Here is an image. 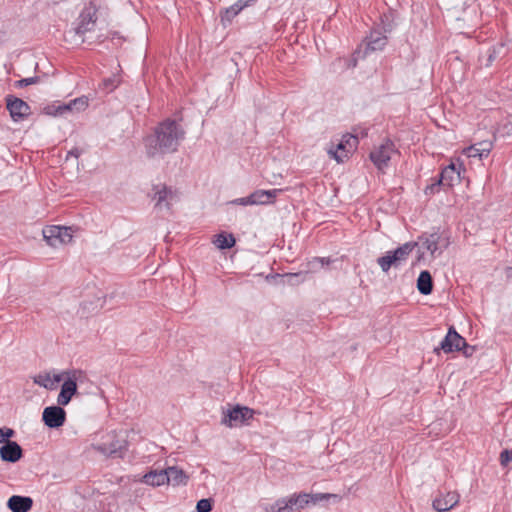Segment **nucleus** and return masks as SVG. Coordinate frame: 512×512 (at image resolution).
I'll use <instances>...</instances> for the list:
<instances>
[{"instance_id": "nucleus-1", "label": "nucleus", "mask_w": 512, "mask_h": 512, "mask_svg": "<svg viewBox=\"0 0 512 512\" xmlns=\"http://www.w3.org/2000/svg\"><path fill=\"white\" fill-rule=\"evenodd\" d=\"M185 138V130L176 120L166 119L154 132L144 139L145 152L149 158L163 157L177 151Z\"/></svg>"}, {"instance_id": "nucleus-2", "label": "nucleus", "mask_w": 512, "mask_h": 512, "mask_svg": "<svg viewBox=\"0 0 512 512\" xmlns=\"http://www.w3.org/2000/svg\"><path fill=\"white\" fill-rule=\"evenodd\" d=\"M86 375L81 370L64 371V382L57 397V404L66 406L77 393V384L82 383Z\"/></svg>"}, {"instance_id": "nucleus-3", "label": "nucleus", "mask_w": 512, "mask_h": 512, "mask_svg": "<svg viewBox=\"0 0 512 512\" xmlns=\"http://www.w3.org/2000/svg\"><path fill=\"white\" fill-rule=\"evenodd\" d=\"M309 493H293L287 497L279 498L274 504L265 508L266 512H295L307 506Z\"/></svg>"}, {"instance_id": "nucleus-4", "label": "nucleus", "mask_w": 512, "mask_h": 512, "mask_svg": "<svg viewBox=\"0 0 512 512\" xmlns=\"http://www.w3.org/2000/svg\"><path fill=\"white\" fill-rule=\"evenodd\" d=\"M358 138L354 135L347 134L336 144H331L327 149L328 155L335 159L338 163L344 162L349 154L356 149Z\"/></svg>"}, {"instance_id": "nucleus-5", "label": "nucleus", "mask_w": 512, "mask_h": 512, "mask_svg": "<svg viewBox=\"0 0 512 512\" xmlns=\"http://www.w3.org/2000/svg\"><path fill=\"white\" fill-rule=\"evenodd\" d=\"M43 237L47 244L58 248L72 241L73 234L70 227L47 226L43 229Z\"/></svg>"}, {"instance_id": "nucleus-6", "label": "nucleus", "mask_w": 512, "mask_h": 512, "mask_svg": "<svg viewBox=\"0 0 512 512\" xmlns=\"http://www.w3.org/2000/svg\"><path fill=\"white\" fill-rule=\"evenodd\" d=\"M89 106L87 96H81L69 101L66 104L53 105L47 108V113L53 116H64L85 111Z\"/></svg>"}, {"instance_id": "nucleus-7", "label": "nucleus", "mask_w": 512, "mask_h": 512, "mask_svg": "<svg viewBox=\"0 0 512 512\" xmlns=\"http://www.w3.org/2000/svg\"><path fill=\"white\" fill-rule=\"evenodd\" d=\"M97 21V7L95 4L90 2L87 4L83 10L81 11L76 27L75 32L78 35H84L87 32H90L94 29Z\"/></svg>"}, {"instance_id": "nucleus-8", "label": "nucleus", "mask_w": 512, "mask_h": 512, "mask_svg": "<svg viewBox=\"0 0 512 512\" xmlns=\"http://www.w3.org/2000/svg\"><path fill=\"white\" fill-rule=\"evenodd\" d=\"M395 152L394 143L390 140H386L371 151L370 159L379 170H383L387 167L388 162Z\"/></svg>"}, {"instance_id": "nucleus-9", "label": "nucleus", "mask_w": 512, "mask_h": 512, "mask_svg": "<svg viewBox=\"0 0 512 512\" xmlns=\"http://www.w3.org/2000/svg\"><path fill=\"white\" fill-rule=\"evenodd\" d=\"M153 199L156 201L155 206L159 209L169 210L171 206L179 200V194L176 190L166 185L155 186Z\"/></svg>"}, {"instance_id": "nucleus-10", "label": "nucleus", "mask_w": 512, "mask_h": 512, "mask_svg": "<svg viewBox=\"0 0 512 512\" xmlns=\"http://www.w3.org/2000/svg\"><path fill=\"white\" fill-rule=\"evenodd\" d=\"M61 406L62 405H56L44 408L42 420L47 427L59 428L64 425L66 421V412Z\"/></svg>"}, {"instance_id": "nucleus-11", "label": "nucleus", "mask_w": 512, "mask_h": 512, "mask_svg": "<svg viewBox=\"0 0 512 512\" xmlns=\"http://www.w3.org/2000/svg\"><path fill=\"white\" fill-rule=\"evenodd\" d=\"M254 410L244 406H235L233 409L228 410L223 419V423L230 427L237 426L245 423L247 420L252 419Z\"/></svg>"}, {"instance_id": "nucleus-12", "label": "nucleus", "mask_w": 512, "mask_h": 512, "mask_svg": "<svg viewBox=\"0 0 512 512\" xmlns=\"http://www.w3.org/2000/svg\"><path fill=\"white\" fill-rule=\"evenodd\" d=\"M6 107L14 121H21L30 113L29 105L20 98L9 96Z\"/></svg>"}, {"instance_id": "nucleus-13", "label": "nucleus", "mask_w": 512, "mask_h": 512, "mask_svg": "<svg viewBox=\"0 0 512 512\" xmlns=\"http://www.w3.org/2000/svg\"><path fill=\"white\" fill-rule=\"evenodd\" d=\"M463 345H465V339L456 332L454 327H450L447 335L440 343V349L445 353H450L460 351Z\"/></svg>"}, {"instance_id": "nucleus-14", "label": "nucleus", "mask_w": 512, "mask_h": 512, "mask_svg": "<svg viewBox=\"0 0 512 512\" xmlns=\"http://www.w3.org/2000/svg\"><path fill=\"white\" fill-rule=\"evenodd\" d=\"M23 456V449L15 442H7L0 447V458L3 462L16 463Z\"/></svg>"}, {"instance_id": "nucleus-15", "label": "nucleus", "mask_w": 512, "mask_h": 512, "mask_svg": "<svg viewBox=\"0 0 512 512\" xmlns=\"http://www.w3.org/2000/svg\"><path fill=\"white\" fill-rule=\"evenodd\" d=\"M460 168H461L460 165H459V167H456V165L453 163L448 165L447 167H445L442 170L440 179L438 180L436 185L441 184V185L451 187L454 185L455 182H459L460 181ZM434 186H435V184L431 185V187H429V188L432 190L434 188Z\"/></svg>"}, {"instance_id": "nucleus-16", "label": "nucleus", "mask_w": 512, "mask_h": 512, "mask_svg": "<svg viewBox=\"0 0 512 512\" xmlns=\"http://www.w3.org/2000/svg\"><path fill=\"white\" fill-rule=\"evenodd\" d=\"M459 502V494L456 492H447L445 495H439L433 500V508L438 512H446L452 509Z\"/></svg>"}, {"instance_id": "nucleus-17", "label": "nucleus", "mask_w": 512, "mask_h": 512, "mask_svg": "<svg viewBox=\"0 0 512 512\" xmlns=\"http://www.w3.org/2000/svg\"><path fill=\"white\" fill-rule=\"evenodd\" d=\"M64 379V372L59 374L40 373L33 377V382L47 390H55L60 381Z\"/></svg>"}, {"instance_id": "nucleus-18", "label": "nucleus", "mask_w": 512, "mask_h": 512, "mask_svg": "<svg viewBox=\"0 0 512 512\" xmlns=\"http://www.w3.org/2000/svg\"><path fill=\"white\" fill-rule=\"evenodd\" d=\"M125 446V441L113 438L110 442L95 445L94 449L105 455L121 456Z\"/></svg>"}, {"instance_id": "nucleus-19", "label": "nucleus", "mask_w": 512, "mask_h": 512, "mask_svg": "<svg viewBox=\"0 0 512 512\" xmlns=\"http://www.w3.org/2000/svg\"><path fill=\"white\" fill-rule=\"evenodd\" d=\"M281 192L280 189L256 190L251 193L253 205H268L274 203L276 197Z\"/></svg>"}, {"instance_id": "nucleus-20", "label": "nucleus", "mask_w": 512, "mask_h": 512, "mask_svg": "<svg viewBox=\"0 0 512 512\" xmlns=\"http://www.w3.org/2000/svg\"><path fill=\"white\" fill-rule=\"evenodd\" d=\"M33 500L30 497L13 495L9 498L7 506L12 512H27L31 509Z\"/></svg>"}, {"instance_id": "nucleus-21", "label": "nucleus", "mask_w": 512, "mask_h": 512, "mask_svg": "<svg viewBox=\"0 0 512 512\" xmlns=\"http://www.w3.org/2000/svg\"><path fill=\"white\" fill-rule=\"evenodd\" d=\"M387 44V38L379 31H372L367 37L366 51H378L382 50Z\"/></svg>"}, {"instance_id": "nucleus-22", "label": "nucleus", "mask_w": 512, "mask_h": 512, "mask_svg": "<svg viewBox=\"0 0 512 512\" xmlns=\"http://www.w3.org/2000/svg\"><path fill=\"white\" fill-rule=\"evenodd\" d=\"M165 472L168 478L166 483L173 486L186 484L188 477L182 469L173 466L165 469Z\"/></svg>"}, {"instance_id": "nucleus-23", "label": "nucleus", "mask_w": 512, "mask_h": 512, "mask_svg": "<svg viewBox=\"0 0 512 512\" xmlns=\"http://www.w3.org/2000/svg\"><path fill=\"white\" fill-rule=\"evenodd\" d=\"M418 246L417 242H406L397 249L391 251L396 259L397 263L401 265L403 262L407 260L409 255L413 252V250Z\"/></svg>"}, {"instance_id": "nucleus-24", "label": "nucleus", "mask_w": 512, "mask_h": 512, "mask_svg": "<svg viewBox=\"0 0 512 512\" xmlns=\"http://www.w3.org/2000/svg\"><path fill=\"white\" fill-rule=\"evenodd\" d=\"M417 289L423 295L431 294L433 281L429 271H422L417 279Z\"/></svg>"}, {"instance_id": "nucleus-25", "label": "nucleus", "mask_w": 512, "mask_h": 512, "mask_svg": "<svg viewBox=\"0 0 512 512\" xmlns=\"http://www.w3.org/2000/svg\"><path fill=\"white\" fill-rule=\"evenodd\" d=\"M165 470L150 471L143 476V482L152 486H160L167 482Z\"/></svg>"}, {"instance_id": "nucleus-26", "label": "nucleus", "mask_w": 512, "mask_h": 512, "mask_svg": "<svg viewBox=\"0 0 512 512\" xmlns=\"http://www.w3.org/2000/svg\"><path fill=\"white\" fill-rule=\"evenodd\" d=\"M235 238L232 234L220 233L215 236L213 243L218 249H229L235 245Z\"/></svg>"}, {"instance_id": "nucleus-27", "label": "nucleus", "mask_w": 512, "mask_h": 512, "mask_svg": "<svg viewBox=\"0 0 512 512\" xmlns=\"http://www.w3.org/2000/svg\"><path fill=\"white\" fill-rule=\"evenodd\" d=\"M377 263L385 273H387L391 267L397 268L399 266L391 251H388L385 255L379 257L377 259Z\"/></svg>"}, {"instance_id": "nucleus-28", "label": "nucleus", "mask_w": 512, "mask_h": 512, "mask_svg": "<svg viewBox=\"0 0 512 512\" xmlns=\"http://www.w3.org/2000/svg\"><path fill=\"white\" fill-rule=\"evenodd\" d=\"M423 239H424V241H423L422 245L434 257L435 253L438 250L440 235L438 233H431Z\"/></svg>"}, {"instance_id": "nucleus-29", "label": "nucleus", "mask_w": 512, "mask_h": 512, "mask_svg": "<svg viewBox=\"0 0 512 512\" xmlns=\"http://www.w3.org/2000/svg\"><path fill=\"white\" fill-rule=\"evenodd\" d=\"M246 6H248V1H242L239 0L229 8L225 10V13L222 17V19H226L230 21L233 17H235L242 9H244Z\"/></svg>"}, {"instance_id": "nucleus-30", "label": "nucleus", "mask_w": 512, "mask_h": 512, "mask_svg": "<svg viewBox=\"0 0 512 512\" xmlns=\"http://www.w3.org/2000/svg\"><path fill=\"white\" fill-rule=\"evenodd\" d=\"M331 498H338L336 494L331 493H316V494H309V499H307V505L309 503L316 504L320 501L329 500Z\"/></svg>"}, {"instance_id": "nucleus-31", "label": "nucleus", "mask_w": 512, "mask_h": 512, "mask_svg": "<svg viewBox=\"0 0 512 512\" xmlns=\"http://www.w3.org/2000/svg\"><path fill=\"white\" fill-rule=\"evenodd\" d=\"M477 149L480 151V159L487 157L493 147V142L490 140H484L476 143Z\"/></svg>"}, {"instance_id": "nucleus-32", "label": "nucleus", "mask_w": 512, "mask_h": 512, "mask_svg": "<svg viewBox=\"0 0 512 512\" xmlns=\"http://www.w3.org/2000/svg\"><path fill=\"white\" fill-rule=\"evenodd\" d=\"M15 436V431L12 428H0V444L5 445L7 442H12L10 438Z\"/></svg>"}, {"instance_id": "nucleus-33", "label": "nucleus", "mask_w": 512, "mask_h": 512, "mask_svg": "<svg viewBox=\"0 0 512 512\" xmlns=\"http://www.w3.org/2000/svg\"><path fill=\"white\" fill-rule=\"evenodd\" d=\"M197 512H210L212 509V502L210 499H201L197 502Z\"/></svg>"}, {"instance_id": "nucleus-34", "label": "nucleus", "mask_w": 512, "mask_h": 512, "mask_svg": "<svg viewBox=\"0 0 512 512\" xmlns=\"http://www.w3.org/2000/svg\"><path fill=\"white\" fill-rule=\"evenodd\" d=\"M120 83L119 79L116 76H113L111 78H107L103 81V86L108 91H113L118 84Z\"/></svg>"}, {"instance_id": "nucleus-35", "label": "nucleus", "mask_w": 512, "mask_h": 512, "mask_svg": "<svg viewBox=\"0 0 512 512\" xmlns=\"http://www.w3.org/2000/svg\"><path fill=\"white\" fill-rule=\"evenodd\" d=\"M464 154L469 158H476L478 157L480 159V151L477 149L476 144L469 146L464 150Z\"/></svg>"}, {"instance_id": "nucleus-36", "label": "nucleus", "mask_w": 512, "mask_h": 512, "mask_svg": "<svg viewBox=\"0 0 512 512\" xmlns=\"http://www.w3.org/2000/svg\"><path fill=\"white\" fill-rule=\"evenodd\" d=\"M39 82V77H29V78H24V79H21L17 82V85L19 87H24V86H28V85H31V84H35V83H38Z\"/></svg>"}, {"instance_id": "nucleus-37", "label": "nucleus", "mask_w": 512, "mask_h": 512, "mask_svg": "<svg viewBox=\"0 0 512 512\" xmlns=\"http://www.w3.org/2000/svg\"><path fill=\"white\" fill-rule=\"evenodd\" d=\"M512 460V451L504 450L500 454V462L502 465H506Z\"/></svg>"}, {"instance_id": "nucleus-38", "label": "nucleus", "mask_w": 512, "mask_h": 512, "mask_svg": "<svg viewBox=\"0 0 512 512\" xmlns=\"http://www.w3.org/2000/svg\"><path fill=\"white\" fill-rule=\"evenodd\" d=\"M233 203L239 204V205H244V206L253 205L251 194L247 197L238 198V199L234 200Z\"/></svg>"}, {"instance_id": "nucleus-39", "label": "nucleus", "mask_w": 512, "mask_h": 512, "mask_svg": "<svg viewBox=\"0 0 512 512\" xmlns=\"http://www.w3.org/2000/svg\"><path fill=\"white\" fill-rule=\"evenodd\" d=\"M461 350L463 351V354L466 357H471L473 355L474 351H475V347L468 345L467 342L465 341V345H463Z\"/></svg>"}, {"instance_id": "nucleus-40", "label": "nucleus", "mask_w": 512, "mask_h": 512, "mask_svg": "<svg viewBox=\"0 0 512 512\" xmlns=\"http://www.w3.org/2000/svg\"><path fill=\"white\" fill-rule=\"evenodd\" d=\"M80 154H81V150H79L78 148H73L72 150H70L68 152L66 159H68L70 156L78 158L80 156Z\"/></svg>"}, {"instance_id": "nucleus-41", "label": "nucleus", "mask_w": 512, "mask_h": 512, "mask_svg": "<svg viewBox=\"0 0 512 512\" xmlns=\"http://www.w3.org/2000/svg\"><path fill=\"white\" fill-rule=\"evenodd\" d=\"M314 263H315V264H320V265H321V267H322V266H324L325 264H329V263H330V260H329V259H327V260H326L325 258H316V259L314 260Z\"/></svg>"}]
</instances>
